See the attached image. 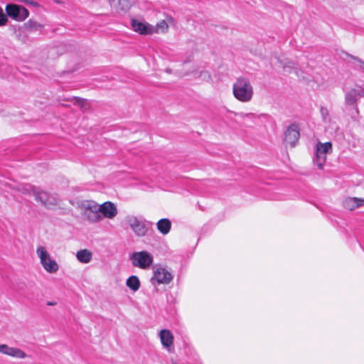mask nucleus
Instances as JSON below:
<instances>
[{"label": "nucleus", "instance_id": "bb28decb", "mask_svg": "<svg viewBox=\"0 0 364 364\" xmlns=\"http://www.w3.org/2000/svg\"><path fill=\"white\" fill-rule=\"evenodd\" d=\"M282 67H283V70L285 73H294L295 74L297 75L296 68H295L294 63H292L291 61H287L283 63Z\"/></svg>", "mask_w": 364, "mask_h": 364}, {"label": "nucleus", "instance_id": "5701e85b", "mask_svg": "<svg viewBox=\"0 0 364 364\" xmlns=\"http://www.w3.org/2000/svg\"><path fill=\"white\" fill-rule=\"evenodd\" d=\"M38 187H36L31 184H24L20 186L18 188V191L23 195L33 196H34V193L37 190Z\"/></svg>", "mask_w": 364, "mask_h": 364}, {"label": "nucleus", "instance_id": "dca6fc26", "mask_svg": "<svg viewBox=\"0 0 364 364\" xmlns=\"http://www.w3.org/2000/svg\"><path fill=\"white\" fill-rule=\"evenodd\" d=\"M364 205V199L353 197L348 198L343 201V206L345 208L353 210L357 208L361 207Z\"/></svg>", "mask_w": 364, "mask_h": 364}, {"label": "nucleus", "instance_id": "2f4dec72", "mask_svg": "<svg viewBox=\"0 0 364 364\" xmlns=\"http://www.w3.org/2000/svg\"><path fill=\"white\" fill-rule=\"evenodd\" d=\"M56 304H57L56 302H53V301H48L46 304H47L48 306H54V305H56Z\"/></svg>", "mask_w": 364, "mask_h": 364}, {"label": "nucleus", "instance_id": "393cba45", "mask_svg": "<svg viewBox=\"0 0 364 364\" xmlns=\"http://www.w3.org/2000/svg\"><path fill=\"white\" fill-rule=\"evenodd\" d=\"M24 26L26 29L33 31H38L43 28L42 24L33 19H29L26 23H25Z\"/></svg>", "mask_w": 364, "mask_h": 364}, {"label": "nucleus", "instance_id": "423d86ee", "mask_svg": "<svg viewBox=\"0 0 364 364\" xmlns=\"http://www.w3.org/2000/svg\"><path fill=\"white\" fill-rule=\"evenodd\" d=\"M124 221L136 236L143 237L146 235L148 226L145 220L139 219L135 215H128L125 217Z\"/></svg>", "mask_w": 364, "mask_h": 364}, {"label": "nucleus", "instance_id": "9d476101", "mask_svg": "<svg viewBox=\"0 0 364 364\" xmlns=\"http://www.w3.org/2000/svg\"><path fill=\"white\" fill-rule=\"evenodd\" d=\"M300 136L299 129L296 124H291L284 132V141L291 147L294 146Z\"/></svg>", "mask_w": 364, "mask_h": 364}, {"label": "nucleus", "instance_id": "7c9ffc66", "mask_svg": "<svg viewBox=\"0 0 364 364\" xmlns=\"http://www.w3.org/2000/svg\"><path fill=\"white\" fill-rule=\"evenodd\" d=\"M166 21H167L168 24V23H173L174 22V20H173V18L172 17L168 16Z\"/></svg>", "mask_w": 364, "mask_h": 364}, {"label": "nucleus", "instance_id": "6ab92c4d", "mask_svg": "<svg viewBox=\"0 0 364 364\" xmlns=\"http://www.w3.org/2000/svg\"><path fill=\"white\" fill-rule=\"evenodd\" d=\"M158 230L163 235H167L171 228V223L167 218L159 220L156 223Z\"/></svg>", "mask_w": 364, "mask_h": 364}, {"label": "nucleus", "instance_id": "cd10ccee", "mask_svg": "<svg viewBox=\"0 0 364 364\" xmlns=\"http://www.w3.org/2000/svg\"><path fill=\"white\" fill-rule=\"evenodd\" d=\"M320 113L322 117V120L323 122H329V111L328 109L325 107H321L320 108Z\"/></svg>", "mask_w": 364, "mask_h": 364}, {"label": "nucleus", "instance_id": "f3484780", "mask_svg": "<svg viewBox=\"0 0 364 364\" xmlns=\"http://www.w3.org/2000/svg\"><path fill=\"white\" fill-rule=\"evenodd\" d=\"M116 11H125L130 7V3L128 0H107Z\"/></svg>", "mask_w": 364, "mask_h": 364}, {"label": "nucleus", "instance_id": "1a4fd4ad", "mask_svg": "<svg viewBox=\"0 0 364 364\" xmlns=\"http://www.w3.org/2000/svg\"><path fill=\"white\" fill-rule=\"evenodd\" d=\"M173 279L172 274L164 267H157L154 270V275L151 279L152 284H168Z\"/></svg>", "mask_w": 364, "mask_h": 364}, {"label": "nucleus", "instance_id": "0eeeda50", "mask_svg": "<svg viewBox=\"0 0 364 364\" xmlns=\"http://www.w3.org/2000/svg\"><path fill=\"white\" fill-rule=\"evenodd\" d=\"M6 15L16 21H23L29 16L28 10L16 4H8L5 7Z\"/></svg>", "mask_w": 364, "mask_h": 364}, {"label": "nucleus", "instance_id": "aec40b11", "mask_svg": "<svg viewBox=\"0 0 364 364\" xmlns=\"http://www.w3.org/2000/svg\"><path fill=\"white\" fill-rule=\"evenodd\" d=\"M60 101H74L75 105L79 106L82 109L86 110L88 109V104L85 99L80 98L78 97H73V98H63L60 99Z\"/></svg>", "mask_w": 364, "mask_h": 364}, {"label": "nucleus", "instance_id": "f8f14e48", "mask_svg": "<svg viewBox=\"0 0 364 364\" xmlns=\"http://www.w3.org/2000/svg\"><path fill=\"white\" fill-rule=\"evenodd\" d=\"M364 97V88L358 87L351 89L345 95V102L348 105L355 106L360 97Z\"/></svg>", "mask_w": 364, "mask_h": 364}, {"label": "nucleus", "instance_id": "c85d7f7f", "mask_svg": "<svg viewBox=\"0 0 364 364\" xmlns=\"http://www.w3.org/2000/svg\"><path fill=\"white\" fill-rule=\"evenodd\" d=\"M9 19L3 9L0 6V27L4 26L8 23Z\"/></svg>", "mask_w": 364, "mask_h": 364}, {"label": "nucleus", "instance_id": "b1692460", "mask_svg": "<svg viewBox=\"0 0 364 364\" xmlns=\"http://www.w3.org/2000/svg\"><path fill=\"white\" fill-rule=\"evenodd\" d=\"M346 54L348 58H350L354 60V63H353L354 68L364 73V61L357 56L353 55L349 53H346Z\"/></svg>", "mask_w": 364, "mask_h": 364}, {"label": "nucleus", "instance_id": "39448f33", "mask_svg": "<svg viewBox=\"0 0 364 364\" xmlns=\"http://www.w3.org/2000/svg\"><path fill=\"white\" fill-rule=\"evenodd\" d=\"M35 200L41 203L42 205L48 209H53L59 205L60 200L57 195L50 193L40 188H38L34 193Z\"/></svg>", "mask_w": 364, "mask_h": 364}, {"label": "nucleus", "instance_id": "f03ea898", "mask_svg": "<svg viewBox=\"0 0 364 364\" xmlns=\"http://www.w3.org/2000/svg\"><path fill=\"white\" fill-rule=\"evenodd\" d=\"M82 215L91 223H97L102 220L100 214V205L94 200H85L79 203Z\"/></svg>", "mask_w": 364, "mask_h": 364}, {"label": "nucleus", "instance_id": "a878e982", "mask_svg": "<svg viewBox=\"0 0 364 364\" xmlns=\"http://www.w3.org/2000/svg\"><path fill=\"white\" fill-rule=\"evenodd\" d=\"M193 75L196 78L203 81H209L211 79L210 73L207 70H197Z\"/></svg>", "mask_w": 364, "mask_h": 364}, {"label": "nucleus", "instance_id": "473e14b6", "mask_svg": "<svg viewBox=\"0 0 364 364\" xmlns=\"http://www.w3.org/2000/svg\"><path fill=\"white\" fill-rule=\"evenodd\" d=\"M174 364H176V363H174Z\"/></svg>", "mask_w": 364, "mask_h": 364}, {"label": "nucleus", "instance_id": "7ed1b4c3", "mask_svg": "<svg viewBox=\"0 0 364 364\" xmlns=\"http://www.w3.org/2000/svg\"><path fill=\"white\" fill-rule=\"evenodd\" d=\"M132 264L141 269H148L154 262V256L147 251L134 252L130 255Z\"/></svg>", "mask_w": 364, "mask_h": 364}, {"label": "nucleus", "instance_id": "4be33fe9", "mask_svg": "<svg viewBox=\"0 0 364 364\" xmlns=\"http://www.w3.org/2000/svg\"><path fill=\"white\" fill-rule=\"evenodd\" d=\"M168 25L166 20L159 21L155 26H153L154 33H165L168 31Z\"/></svg>", "mask_w": 364, "mask_h": 364}, {"label": "nucleus", "instance_id": "4468645a", "mask_svg": "<svg viewBox=\"0 0 364 364\" xmlns=\"http://www.w3.org/2000/svg\"><path fill=\"white\" fill-rule=\"evenodd\" d=\"M0 353L13 358L23 359L26 354L20 348L10 347L6 344L0 345Z\"/></svg>", "mask_w": 364, "mask_h": 364}, {"label": "nucleus", "instance_id": "412c9836", "mask_svg": "<svg viewBox=\"0 0 364 364\" xmlns=\"http://www.w3.org/2000/svg\"><path fill=\"white\" fill-rule=\"evenodd\" d=\"M126 285L133 291H136L140 288V281L136 276L132 275L127 279Z\"/></svg>", "mask_w": 364, "mask_h": 364}, {"label": "nucleus", "instance_id": "c756f323", "mask_svg": "<svg viewBox=\"0 0 364 364\" xmlns=\"http://www.w3.org/2000/svg\"><path fill=\"white\" fill-rule=\"evenodd\" d=\"M235 115H238V116H240L242 118L247 117L253 115V114H252V113H247V114H245V113H235Z\"/></svg>", "mask_w": 364, "mask_h": 364}, {"label": "nucleus", "instance_id": "9b49d317", "mask_svg": "<svg viewBox=\"0 0 364 364\" xmlns=\"http://www.w3.org/2000/svg\"><path fill=\"white\" fill-rule=\"evenodd\" d=\"M132 29L141 35L153 34V26L147 22L132 19L131 21Z\"/></svg>", "mask_w": 364, "mask_h": 364}, {"label": "nucleus", "instance_id": "a211bd4d", "mask_svg": "<svg viewBox=\"0 0 364 364\" xmlns=\"http://www.w3.org/2000/svg\"><path fill=\"white\" fill-rule=\"evenodd\" d=\"M76 257L80 262L87 264L92 258V253L87 249L80 250L77 252Z\"/></svg>", "mask_w": 364, "mask_h": 364}, {"label": "nucleus", "instance_id": "20e7f679", "mask_svg": "<svg viewBox=\"0 0 364 364\" xmlns=\"http://www.w3.org/2000/svg\"><path fill=\"white\" fill-rule=\"evenodd\" d=\"M36 254L44 269L49 273H55L59 269V265L55 260L51 259L48 252L43 246H38L36 249Z\"/></svg>", "mask_w": 364, "mask_h": 364}, {"label": "nucleus", "instance_id": "2eb2a0df", "mask_svg": "<svg viewBox=\"0 0 364 364\" xmlns=\"http://www.w3.org/2000/svg\"><path fill=\"white\" fill-rule=\"evenodd\" d=\"M159 337L162 345L170 350L169 348L173 346V336L171 332L167 329H163L159 332Z\"/></svg>", "mask_w": 364, "mask_h": 364}, {"label": "nucleus", "instance_id": "ddd939ff", "mask_svg": "<svg viewBox=\"0 0 364 364\" xmlns=\"http://www.w3.org/2000/svg\"><path fill=\"white\" fill-rule=\"evenodd\" d=\"M100 214L102 215V219L104 218L112 219L118 213L117 206L110 201H107L100 205Z\"/></svg>", "mask_w": 364, "mask_h": 364}, {"label": "nucleus", "instance_id": "6e6552de", "mask_svg": "<svg viewBox=\"0 0 364 364\" xmlns=\"http://www.w3.org/2000/svg\"><path fill=\"white\" fill-rule=\"evenodd\" d=\"M332 151V144L331 142L318 143L316 146L315 164L321 169L326 161V154Z\"/></svg>", "mask_w": 364, "mask_h": 364}, {"label": "nucleus", "instance_id": "f257e3e1", "mask_svg": "<svg viewBox=\"0 0 364 364\" xmlns=\"http://www.w3.org/2000/svg\"><path fill=\"white\" fill-rule=\"evenodd\" d=\"M234 97L242 102L251 101L254 95L253 87L250 80L246 77H238L232 85Z\"/></svg>", "mask_w": 364, "mask_h": 364}]
</instances>
